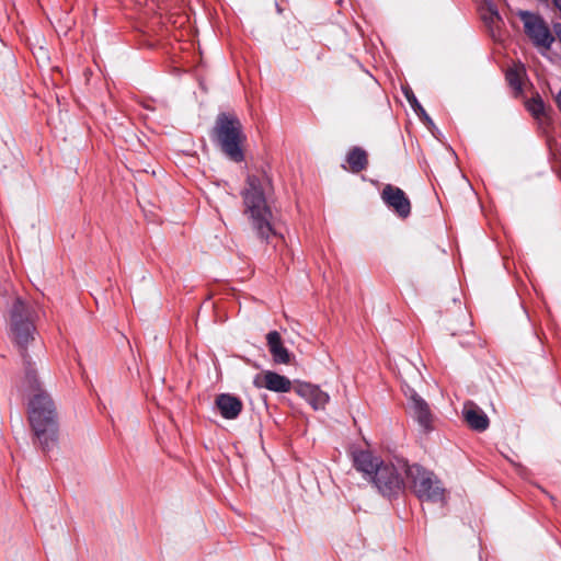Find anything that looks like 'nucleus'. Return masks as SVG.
<instances>
[{"label": "nucleus", "mask_w": 561, "mask_h": 561, "mask_svg": "<svg viewBox=\"0 0 561 561\" xmlns=\"http://www.w3.org/2000/svg\"><path fill=\"white\" fill-rule=\"evenodd\" d=\"M354 466L370 478L383 496H397L405 488L409 465L404 459L383 460L369 450H359L354 454Z\"/></svg>", "instance_id": "f03ea898"}, {"label": "nucleus", "mask_w": 561, "mask_h": 561, "mask_svg": "<svg viewBox=\"0 0 561 561\" xmlns=\"http://www.w3.org/2000/svg\"><path fill=\"white\" fill-rule=\"evenodd\" d=\"M527 108L536 117L545 114V103L539 96L529 100L527 102Z\"/></svg>", "instance_id": "f3484780"}, {"label": "nucleus", "mask_w": 561, "mask_h": 561, "mask_svg": "<svg viewBox=\"0 0 561 561\" xmlns=\"http://www.w3.org/2000/svg\"><path fill=\"white\" fill-rule=\"evenodd\" d=\"M298 396L304 398L314 410L324 409L328 404L330 397L327 392L321 390L318 386L311 383H300L296 388Z\"/></svg>", "instance_id": "9b49d317"}, {"label": "nucleus", "mask_w": 561, "mask_h": 561, "mask_svg": "<svg viewBox=\"0 0 561 561\" xmlns=\"http://www.w3.org/2000/svg\"><path fill=\"white\" fill-rule=\"evenodd\" d=\"M407 96H408V100H409L410 104L412 105V107L415 111H420V112H422L425 115V112L422 108V106L419 104L416 98L414 95L410 96L409 94H407Z\"/></svg>", "instance_id": "a211bd4d"}, {"label": "nucleus", "mask_w": 561, "mask_h": 561, "mask_svg": "<svg viewBox=\"0 0 561 561\" xmlns=\"http://www.w3.org/2000/svg\"><path fill=\"white\" fill-rule=\"evenodd\" d=\"M24 386L32 393L28 402V421L44 450L55 443L57 437V410L48 392L41 388L32 364L24 359Z\"/></svg>", "instance_id": "f257e3e1"}, {"label": "nucleus", "mask_w": 561, "mask_h": 561, "mask_svg": "<svg viewBox=\"0 0 561 561\" xmlns=\"http://www.w3.org/2000/svg\"><path fill=\"white\" fill-rule=\"evenodd\" d=\"M34 318L33 308L20 297H15L9 309V334L21 350H24L27 343L34 340L36 331Z\"/></svg>", "instance_id": "39448f33"}, {"label": "nucleus", "mask_w": 561, "mask_h": 561, "mask_svg": "<svg viewBox=\"0 0 561 561\" xmlns=\"http://www.w3.org/2000/svg\"><path fill=\"white\" fill-rule=\"evenodd\" d=\"M210 135L213 141L229 160L237 163L244 160L247 136L243 131V126L236 114H218Z\"/></svg>", "instance_id": "7ed1b4c3"}, {"label": "nucleus", "mask_w": 561, "mask_h": 561, "mask_svg": "<svg viewBox=\"0 0 561 561\" xmlns=\"http://www.w3.org/2000/svg\"><path fill=\"white\" fill-rule=\"evenodd\" d=\"M489 11L492 16L500 19L497 11L494 9V7L492 4H489Z\"/></svg>", "instance_id": "6ab92c4d"}, {"label": "nucleus", "mask_w": 561, "mask_h": 561, "mask_svg": "<svg viewBox=\"0 0 561 561\" xmlns=\"http://www.w3.org/2000/svg\"><path fill=\"white\" fill-rule=\"evenodd\" d=\"M556 103H557V106L558 108L560 110L561 112V90L559 91V93L556 95Z\"/></svg>", "instance_id": "aec40b11"}, {"label": "nucleus", "mask_w": 561, "mask_h": 561, "mask_svg": "<svg viewBox=\"0 0 561 561\" xmlns=\"http://www.w3.org/2000/svg\"><path fill=\"white\" fill-rule=\"evenodd\" d=\"M519 18L524 23L526 34L531 38L534 44L546 49L550 48L554 38L543 20L527 11L519 12Z\"/></svg>", "instance_id": "0eeeda50"}, {"label": "nucleus", "mask_w": 561, "mask_h": 561, "mask_svg": "<svg viewBox=\"0 0 561 561\" xmlns=\"http://www.w3.org/2000/svg\"><path fill=\"white\" fill-rule=\"evenodd\" d=\"M405 485H410L416 496L424 501H442L444 490L433 473L417 465L409 466Z\"/></svg>", "instance_id": "423d86ee"}, {"label": "nucleus", "mask_w": 561, "mask_h": 561, "mask_svg": "<svg viewBox=\"0 0 561 561\" xmlns=\"http://www.w3.org/2000/svg\"><path fill=\"white\" fill-rule=\"evenodd\" d=\"M254 385L274 392H288L291 389V381L287 377L272 370H265L257 375Z\"/></svg>", "instance_id": "9d476101"}, {"label": "nucleus", "mask_w": 561, "mask_h": 561, "mask_svg": "<svg viewBox=\"0 0 561 561\" xmlns=\"http://www.w3.org/2000/svg\"><path fill=\"white\" fill-rule=\"evenodd\" d=\"M462 415L467 424L474 431L483 432L489 427V417L473 402L465 403Z\"/></svg>", "instance_id": "ddd939ff"}, {"label": "nucleus", "mask_w": 561, "mask_h": 561, "mask_svg": "<svg viewBox=\"0 0 561 561\" xmlns=\"http://www.w3.org/2000/svg\"><path fill=\"white\" fill-rule=\"evenodd\" d=\"M405 396L408 398V410L422 431L425 433L433 431L434 414L428 403L413 389L409 388Z\"/></svg>", "instance_id": "6e6552de"}, {"label": "nucleus", "mask_w": 561, "mask_h": 561, "mask_svg": "<svg viewBox=\"0 0 561 561\" xmlns=\"http://www.w3.org/2000/svg\"><path fill=\"white\" fill-rule=\"evenodd\" d=\"M266 341L273 360L277 364H288L290 355L282 342L280 334L277 331H271L266 335Z\"/></svg>", "instance_id": "4468645a"}, {"label": "nucleus", "mask_w": 561, "mask_h": 561, "mask_svg": "<svg viewBox=\"0 0 561 561\" xmlns=\"http://www.w3.org/2000/svg\"><path fill=\"white\" fill-rule=\"evenodd\" d=\"M525 76V69L523 66L518 65L513 68H510L506 72V80L508 81L510 85L520 92L523 87V79Z\"/></svg>", "instance_id": "dca6fc26"}, {"label": "nucleus", "mask_w": 561, "mask_h": 561, "mask_svg": "<svg viewBox=\"0 0 561 561\" xmlns=\"http://www.w3.org/2000/svg\"><path fill=\"white\" fill-rule=\"evenodd\" d=\"M245 213L249 215L251 225L261 239L266 241L277 231L273 222V215L266 204L262 180L250 175L247 180V188L243 193Z\"/></svg>", "instance_id": "20e7f679"}, {"label": "nucleus", "mask_w": 561, "mask_h": 561, "mask_svg": "<svg viewBox=\"0 0 561 561\" xmlns=\"http://www.w3.org/2000/svg\"><path fill=\"white\" fill-rule=\"evenodd\" d=\"M348 171L359 173L368 167V153L360 147H353L346 154Z\"/></svg>", "instance_id": "2eb2a0df"}, {"label": "nucleus", "mask_w": 561, "mask_h": 561, "mask_svg": "<svg viewBox=\"0 0 561 561\" xmlns=\"http://www.w3.org/2000/svg\"><path fill=\"white\" fill-rule=\"evenodd\" d=\"M215 403L220 415L226 420L237 419L243 409L242 401L230 393L218 394Z\"/></svg>", "instance_id": "f8f14e48"}, {"label": "nucleus", "mask_w": 561, "mask_h": 561, "mask_svg": "<svg viewBox=\"0 0 561 561\" xmlns=\"http://www.w3.org/2000/svg\"><path fill=\"white\" fill-rule=\"evenodd\" d=\"M381 198L399 217L407 218L411 213V203L405 193L391 184L383 186Z\"/></svg>", "instance_id": "1a4fd4ad"}, {"label": "nucleus", "mask_w": 561, "mask_h": 561, "mask_svg": "<svg viewBox=\"0 0 561 561\" xmlns=\"http://www.w3.org/2000/svg\"><path fill=\"white\" fill-rule=\"evenodd\" d=\"M556 33H557L558 38H559V39H560V42H561V25H557V26H556Z\"/></svg>", "instance_id": "412c9836"}]
</instances>
